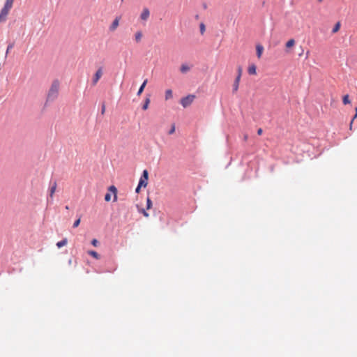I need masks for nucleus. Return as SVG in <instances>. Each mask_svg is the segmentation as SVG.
<instances>
[{
  "label": "nucleus",
  "mask_w": 357,
  "mask_h": 357,
  "mask_svg": "<svg viewBox=\"0 0 357 357\" xmlns=\"http://www.w3.org/2000/svg\"><path fill=\"white\" fill-rule=\"evenodd\" d=\"M105 104L103 103V104L102 105L101 114H105Z\"/></svg>",
  "instance_id": "obj_31"
},
{
  "label": "nucleus",
  "mask_w": 357,
  "mask_h": 357,
  "mask_svg": "<svg viewBox=\"0 0 357 357\" xmlns=\"http://www.w3.org/2000/svg\"><path fill=\"white\" fill-rule=\"evenodd\" d=\"M105 200L106 202H109L111 200V195L110 193H107L105 195Z\"/></svg>",
  "instance_id": "obj_27"
},
{
  "label": "nucleus",
  "mask_w": 357,
  "mask_h": 357,
  "mask_svg": "<svg viewBox=\"0 0 357 357\" xmlns=\"http://www.w3.org/2000/svg\"><path fill=\"white\" fill-rule=\"evenodd\" d=\"M142 213H143V215L145 216V217H149V213L145 211V210H142Z\"/></svg>",
  "instance_id": "obj_33"
},
{
  "label": "nucleus",
  "mask_w": 357,
  "mask_h": 357,
  "mask_svg": "<svg viewBox=\"0 0 357 357\" xmlns=\"http://www.w3.org/2000/svg\"><path fill=\"white\" fill-rule=\"evenodd\" d=\"M342 102H343L344 105H347V104H349L351 102L350 100H349V96L348 94H347V95L343 96Z\"/></svg>",
  "instance_id": "obj_19"
},
{
  "label": "nucleus",
  "mask_w": 357,
  "mask_h": 357,
  "mask_svg": "<svg viewBox=\"0 0 357 357\" xmlns=\"http://www.w3.org/2000/svg\"><path fill=\"white\" fill-rule=\"evenodd\" d=\"M191 69V66L187 64V63H183L181 66V68H180V71L181 73H182L183 74H185L187 73L188 71H190V70Z\"/></svg>",
  "instance_id": "obj_8"
},
{
  "label": "nucleus",
  "mask_w": 357,
  "mask_h": 357,
  "mask_svg": "<svg viewBox=\"0 0 357 357\" xmlns=\"http://www.w3.org/2000/svg\"><path fill=\"white\" fill-rule=\"evenodd\" d=\"M102 74H103L102 68L100 67L97 70L96 73L94 74L93 77L92 79V85L93 86H95L98 83V82L99 81V79L102 77Z\"/></svg>",
  "instance_id": "obj_5"
},
{
  "label": "nucleus",
  "mask_w": 357,
  "mask_h": 357,
  "mask_svg": "<svg viewBox=\"0 0 357 357\" xmlns=\"http://www.w3.org/2000/svg\"><path fill=\"white\" fill-rule=\"evenodd\" d=\"M356 117H357V113H356V114H355V115H354V116L353 119L351 120V123H350V129H351V128H352V123H353V122H354V119H356Z\"/></svg>",
  "instance_id": "obj_32"
},
{
  "label": "nucleus",
  "mask_w": 357,
  "mask_h": 357,
  "mask_svg": "<svg viewBox=\"0 0 357 357\" xmlns=\"http://www.w3.org/2000/svg\"><path fill=\"white\" fill-rule=\"evenodd\" d=\"M147 82H148L147 79H145L143 82V83L142 84V85L140 86V87H139V90L137 91V96H140L142 94V93L143 92V91H144V89Z\"/></svg>",
  "instance_id": "obj_13"
},
{
  "label": "nucleus",
  "mask_w": 357,
  "mask_h": 357,
  "mask_svg": "<svg viewBox=\"0 0 357 357\" xmlns=\"http://www.w3.org/2000/svg\"><path fill=\"white\" fill-rule=\"evenodd\" d=\"M195 99V96L192 95V94H190L185 97L182 98L180 100V103L184 108H186V107H189L193 102Z\"/></svg>",
  "instance_id": "obj_2"
},
{
  "label": "nucleus",
  "mask_w": 357,
  "mask_h": 357,
  "mask_svg": "<svg viewBox=\"0 0 357 357\" xmlns=\"http://www.w3.org/2000/svg\"><path fill=\"white\" fill-rule=\"evenodd\" d=\"M142 187H139V185H137L136 189H135V192L136 193H139V191H140V189H141Z\"/></svg>",
  "instance_id": "obj_34"
},
{
  "label": "nucleus",
  "mask_w": 357,
  "mask_h": 357,
  "mask_svg": "<svg viewBox=\"0 0 357 357\" xmlns=\"http://www.w3.org/2000/svg\"><path fill=\"white\" fill-rule=\"evenodd\" d=\"M242 72H243L242 68L241 66H239L238 68V75H237V76H239V78L241 77Z\"/></svg>",
  "instance_id": "obj_29"
},
{
  "label": "nucleus",
  "mask_w": 357,
  "mask_h": 357,
  "mask_svg": "<svg viewBox=\"0 0 357 357\" xmlns=\"http://www.w3.org/2000/svg\"><path fill=\"white\" fill-rule=\"evenodd\" d=\"M14 47V43H10L8 45V47H7V50H6V57L7 56L9 51L13 48Z\"/></svg>",
  "instance_id": "obj_22"
},
{
  "label": "nucleus",
  "mask_w": 357,
  "mask_h": 357,
  "mask_svg": "<svg viewBox=\"0 0 357 357\" xmlns=\"http://www.w3.org/2000/svg\"><path fill=\"white\" fill-rule=\"evenodd\" d=\"M319 2H321L323 0H318Z\"/></svg>",
  "instance_id": "obj_39"
},
{
  "label": "nucleus",
  "mask_w": 357,
  "mask_h": 357,
  "mask_svg": "<svg viewBox=\"0 0 357 357\" xmlns=\"http://www.w3.org/2000/svg\"><path fill=\"white\" fill-rule=\"evenodd\" d=\"M89 254L96 259H98L99 257V255L96 251H93V250L89 251Z\"/></svg>",
  "instance_id": "obj_23"
},
{
  "label": "nucleus",
  "mask_w": 357,
  "mask_h": 357,
  "mask_svg": "<svg viewBox=\"0 0 357 357\" xmlns=\"http://www.w3.org/2000/svg\"><path fill=\"white\" fill-rule=\"evenodd\" d=\"M124 0H121V1H123Z\"/></svg>",
  "instance_id": "obj_40"
},
{
  "label": "nucleus",
  "mask_w": 357,
  "mask_h": 357,
  "mask_svg": "<svg viewBox=\"0 0 357 357\" xmlns=\"http://www.w3.org/2000/svg\"><path fill=\"white\" fill-rule=\"evenodd\" d=\"M61 82L58 79H54L47 92L45 105L54 102L59 95Z\"/></svg>",
  "instance_id": "obj_1"
},
{
  "label": "nucleus",
  "mask_w": 357,
  "mask_h": 357,
  "mask_svg": "<svg viewBox=\"0 0 357 357\" xmlns=\"http://www.w3.org/2000/svg\"><path fill=\"white\" fill-rule=\"evenodd\" d=\"M142 38V33L141 31H137L135 35V40L137 43H139Z\"/></svg>",
  "instance_id": "obj_17"
},
{
  "label": "nucleus",
  "mask_w": 357,
  "mask_h": 357,
  "mask_svg": "<svg viewBox=\"0 0 357 357\" xmlns=\"http://www.w3.org/2000/svg\"><path fill=\"white\" fill-rule=\"evenodd\" d=\"M148 178H149V172L146 169H144L142 172V174L139 178L138 185L139 187L145 188L148 184Z\"/></svg>",
  "instance_id": "obj_3"
},
{
  "label": "nucleus",
  "mask_w": 357,
  "mask_h": 357,
  "mask_svg": "<svg viewBox=\"0 0 357 357\" xmlns=\"http://www.w3.org/2000/svg\"><path fill=\"white\" fill-rule=\"evenodd\" d=\"M151 206H152V202L150 199V198L148 197L146 199V208L149 209L151 208Z\"/></svg>",
  "instance_id": "obj_24"
},
{
  "label": "nucleus",
  "mask_w": 357,
  "mask_h": 357,
  "mask_svg": "<svg viewBox=\"0 0 357 357\" xmlns=\"http://www.w3.org/2000/svg\"><path fill=\"white\" fill-rule=\"evenodd\" d=\"M262 133H263V130L261 128H259L257 130V134L259 135H262Z\"/></svg>",
  "instance_id": "obj_35"
},
{
  "label": "nucleus",
  "mask_w": 357,
  "mask_h": 357,
  "mask_svg": "<svg viewBox=\"0 0 357 357\" xmlns=\"http://www.w3.org/2000/svg\"><path fill=\"white\" fill-rule=\"evenodd\" d=\"M202 33H203L204 31V30H205V26H204V25L203 24H202Z\"/></svg>",
  "instance_id": "obj_36"
},
{
  "label": "nucleus",
  "mask_w": 357,
  "mask_h": 357,
  "mask_svg": "<svg viewBox=\"0 0 357 357\" xmlns=\"http://www.w3.org/2000/svg\"><path fill=\"white\" fill-rule=\"evenodd\" d=\"M248 135H245L244 136V140L246 141L248 139Z\"/></svg>",
  "instance_id": "obj_37"
},
{
  "label": "nucleus",
  "mask_w": 357,
  "mask_h": 357,
  "mask_svg": "<svg viewBox=\"0 0 357 357\" xmlns=\"http://www.w3.org/2000/svg\"><path fill=\"white\" fill-rule=\"evenodd\" d=\"M80 223V218H79L77 220H76L73 223V227L75 228L79 226Z\"/></svg>",
  "instance_id": "obj_26"
},
{
  "label": "nucleus",
  "mask_w": 357,
  "mask_h": 357,
  "mask_svg": "<svg viewBox=\"0 0 357 357\" xmlns=\"http://www.w3.org/2000/svg\"><path fill=\"white\" fill-rule=\"evenodd\" d=\"M91 244L93 246H97V245L98 244V241L96 239H93L91 241Z\"/></svg>",
  "instance_id": "obj_30"
},
{
  "label": "nucleus",
  "mask_w": 357,
  "mask_h": 357,
  "mask_svg": "<svg viewBox=\"0 0 357 357\" xmlns=\"http://www.w3.org/2000/svg\"><path fill=\"white\" fill-rule=\"evenodd\" d=\"M13 1H14V0H6V2H5L4 5H6V6L12 7Z\"/></svg>",
  "instance_id": "obj_25"
},
{
  "label": "nucleus",
  "mask_w": 357,
  "mask_h": 357,
  "mask_svg": "<svg viewBox=\"0 0 357 357\" xmlns=\"http://www.w3.org/2000/svg\"><path fill=\"white\" fill-rule=\"evenodd\" d=\"M256 51H257V58L260 59L262 55L263 51H264V47L260 44L257 45Z\"/></svg>",
  "instance_id": "obj_10"
},
{
  "label": "nucleus",
  "mask_w": 357,
  "mask_h": 357,
  "mask_svg": "<svg viewBox=\"0 0 357 357\" xmlns=\"http://www.w3.org/2000/svg\"><path fill=\"white\" fill-rule=\"evenodd\" d=\"M119 20H120V17H117L115 18V20L113 21L112 24H111L110 27H109V30L110 31H114L119 26Z\"/></svg>",
  "instance_id": "obj_9"
},
{
  "label": "nucleus",
  "mask_w": 357,
  "mask_h": 357,
  "mask_svg": "<svg viewBox=\"0 0 357 357\" xmlns=\"http://www.w3.org/2000/svg\"><path fill=\"white\" fill-rule=\"evenodd\" d=\"M240 80H241V78H239V76H237L235 79L234 84H233V92L234 93H236L238 91Z\"/></svg>",
  "instance_id": "obj_11"
},
{
  "label": "nucleus",
  "mask_w": 357,
  "mask_h": 357,
  "mask_svg": "<svg viewBox=\"0 0 357 357\" xmlns=\"http://www.w3.org/2000/svg\"><path fill=\"white\" fill-rule=\"evenodd\" d=\"M149 103H150V99H149V98H146V100H145V101H144V104H143V105H142V109H143L144 110L147 109H148V107H149Z\"/></svg>",
  "instance_id": "obj_18"
},
{
  "label": "nucleus",
  "mask_w": 357,
  "mask_h": 357,
  "mask_svg": "<svg viewBox=\"0 0 357 357\" xmlns=\"http://www.w3.org/2000/svg\"><path fill=\"white\" fill-rule=\"evenodd\" d=\"M68 243V241H67V238H63V240H61V241H59L57 243H56V246L59 248H62L63 246H65Z\"/></svg>",
  "instance_id": "obj_15"
},
{
  "label": "nucleus",
  "mask_w": 357,
  "mask_h": 357,
  "mask_svg": "<svg viewBox=\"0 0 357 357\" xmlns=\"http://www.w3.org/2000/svg\"><path fill=\"white\" fill-rule=\"evenodd\" d=\"M150 16V11L148 8H144L140 15V20L144 22H146Z\"/></svg>",
  "instance_id": "obj_6"
},
{
  "label": "nucleus",
  "mask_w": 357,
  "mask_h": 357,
  "mask_svg": "<svg viewBox=\"0 0 357 357\" xmlns=\"http://www.w3.org/2000/svg\"><path fill=\"white\" fill-rule=\"evenodd\" d=\"M56 189V183L54 181L53 183L51 184V186L50 188V193L49 196L47 197V202H50V200L53 199L54 194Z\"/></svg>",
  "instance_id": "obj_7"
},
{
  "label": "nucleus",
  "mask_w": 357,
  "mask_h": 357,
  "mask_svg": "<svg viewBox=\"0 0 357 357\" xmlns=\"http://www.w3.org/2000/svg\"><path fill=\"white\" fill-rule=\"evenodd\" d=\"M66 209L68 210L69 207L68 206H66Z\"/></svg>",
  "instance_id": "obj_38"
},
{
  "label": "nucleus",
  "mask_w": 357,
  "mask_h": 357,
  "mask_svg": "<svg viewBox=\"0 0 357 357\" xmlns=\"http://www.w3.org/2000/svg\"><path fill=\"white\" fill-rule=\"evenodd\" d=\"M340 22H337L335 24V25L334 26V27L332 30V32L333 33H335L337 32L340 30Z\"/></svg>",
  "instance_id": "obj_21"
},
{
  "label": "nucleus",
  "mask_w": 357,
  "mask_h": 357,
  "mask_svg": "<svg viewBox=\"0 0 357 357\" xmlns=\"http://www.w3.org/2000/svg\"><path fill=\"white\" fill-rule=\"evenodd\" d=\"M172 97V91L171 89H167L165 91V99L168 100Z\"/></svg>",
  "instance_id": "obj_20"
},
{
  "label": "nucleus",
  "mask_w": 357,
  "mask_h": 357,
  "mask_svg": "<svg viewBox=\"0 0 357 357\" xmlns=\"http://www.w3.org/2000/svg\"><path fill=\"white\" fill-rule=\"evenodd\" d=\"M109 190L114 193V202L116 201V199H117V196H116L117 190H116V187L114 186V185H112V186H110L109 188Z\"/></svg>",
  "instance_id": "obj_14"
},
{
  "label": "nucleus",
  "mask_w": 357,
  "mask_h": 357,
  "mask_svg": "<svg viewBox=\"0 0 357 357\" xmlns=\"http://www.w3.org/2000/svg\"><path fill=\"white\" fill-rule=\"evenodd\" d=\"M175 132V126L172 125L171 129L169 130L168 134L172 135Z\"/></svg>",
  "instance_id": "obj_28"
},
{
  "label": "nucleus",
  "mask_w": 357,
  "mask_h": 357,
  "mask_svg": "<svg viewBox=\"0 0 357 357\" xmlns=\"http://www.w3.org/2000/svg\"><path fill=\"white\" fill-rule=\"evenodd\" d=\"M294 45H295V40L290 39L286 43L285 46L287 48H290V47H292L293 46H294Z\"/></svg>",
  "instance_id": "obj_16"
},
{
  "label": "nucleus",
  "mask_w": 357,
  "mask_h": 357,
  "mask_svg": "<svg viewBox=\"0 0 357 357\" xmlns=\"http://www.w3.org/2000/svg\"><path fill=\"white\" fill-rule=\"evenodd\" d=\"M12 7L4 5L0 12V22H5Z\"/></svg>",
  "instance_id": "obj_4"
},
{
  "label": "nucleus",
  "mask_w": 357,
  "mask_h": 357,
  "mask_svg": "<svg viewBox=\"0 0 357 357\" xmlns=\"http://www.w3.org/2000/svg\"><path fill=\"white\" fill-rule=\"evenodd\" d=\"M256 69H257L256 66L254 64H252L248 67V72L250 75H256L257 74Z\"/></svg>",
  "instance_id": "obj_12"
}]
</instances>
